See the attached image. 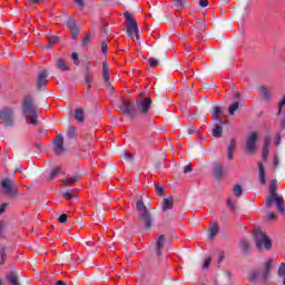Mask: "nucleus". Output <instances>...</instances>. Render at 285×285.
I'll list each match as a JSON object with an SVG mask.
<instances>
[{"mask_svg":"<svg viewBox=\"0 0 285 285\" xmlns=\"http://www.w3.org/2000/svg\"><path fill=\"white\" fill-rule=\"evenodd\" d=\"M273 204H276L278 213L285 214L284 197L277 195V180H272L269 185V196L265 199V206L271 208Z\"/></svg>","mask_w":285,"mask_h":285,"instance_id":"nucleus-1","label":"nucleus"},{"mask_svg":"<svg viewBox=\"0 0 285 285\" xmlns=\"http://www.w3.org/2000/svg\"><path fill=\"white\" fill-rule=\"evenodd\" d=\"M22 112L28 121L32 126H37V117H39L37 112V106H35V100H32L31 96H26L22 102Z\"/></svg>","mask_w":285,"mask_h":285,"instance_id":"nucleus-2","label":"nucleus"},{"mask_svg":"<svg viewBox=\"0 0 285 285\" xmlns=\"http://www.w3.org/2000/svg\"><path fill=\"white\" fill-rule=\"evenodd\" d=\"M254 237L256 242V248L258 250H262L263 248H266V250H271L273 248V242H271V238L262 229H256L254 232Z\"/></svg>","mask_w":285,"mask_h":285,"instance_id":"nucleus-3","label":"nucleus"},{"mask_svg":"<svg viewBox=\"0 0 285 285\" xmlns=\"http://www.w3.org/2000/svg\"><path fill=\"white\" fill-rule=\"evenodd\" d=\"M0 120L4 128H12L14 126V108L4 106L0 109Z\"/></svg>","mask_w":285,"mask_h":285,"instance_id":"nucleus-4","label":"nucleus"},{"mask_svg":"<svg viewBox=\"0 0 285 285\" xmlns=\"http://www.w3.org/2000/svg\"><path fill=\"white\" fill-rule=\"evenodd\" d=\"M125 19L127 21V33L131 39H139V27L137 26V20L128 11L125 12Z\"/></svg>","mask_w":285,"mask_h":285,"instance_id":"nucleus-5","label":"nucleus"},{"mask_svg":"<svg viewBox=\"0 0 285 285\" xmlns=\"http://www.w3.org/2000/svg\"><path fill=\"white\" fill-rule=\"evenodd\" d=\"M136 208L140 212L139 222H144L145 228H150L153 226V218L150 217V212L146 208L144 200H138Z\"/></svg>","mask_w":285,"mask_h":285,"instance_id":"nucleus-6","label":"nucleus"},{"mask_svg":"<svg viewBox=\"0 0 285 285\" xmlns=\"http://www.w3.org/2000/svg\"><path fill=\"white\" fill-rule=\"evenodd\" d=\"M119 109L121 110L122 115L130 117V119H135L137 117V109L135 108V102L122 100Z\"/></svg>","mask_w":285,"mask_h":285,"instance_id":"nucleus-7","label":"nucleus"},{"mask_svg":"<svg viewBox=\"0 0 285 285\" xmlns=\"http://www.w3.org/2000/svg\"><path fill=\"white\" fill-rule=\"evenodd\" d=\"M136 106L141 115H146L150 110V106H153V99L149 97L144 98V96H139L136 99Z\"/></svg>","mask_w":285,"mask_h":285,"instance_id":"nucleus-8","label":"nucleus"},{"mask_svg":"<svg viewBox=\"0 0 285 285\" xmlns=\"http://www.w3.org/2000/svg\"><path fill=\"white\" fill-rule=\"evenodd\" d=\"M1 188L4 190L6 195H17L18 187L8 178L2 179Z\"/></svg>","mask_w":285,"mask_h":285,"instance_id":"nucleus-9","label":"nucleus"},{"mask_svg":"<svg viewBox=\"0 0 285 285\" xmlns=\"http://www.w3.org/2000/svg\"><path fill=\"white\" fill-rule=\"evenodd\" d=\"M257 132H252L246 140V148H247V153H255L257 146Z\"/></svg>","mask_w":285,"mask_h":285,"instance_id":"nucleus-10","label":"nucleus"},{"mask_svg":"<svg viewBox=\"0 0 285 285\" xmlns=\"http://www.w3.org/2000/svg\"><path fill=\"white\" fill-rule=\"evenodd\" d=\"M48 86V71L46 69L41 70L37 79V89L46 88Z\"/></svg>","mask_w":285,"mask_h":285,"instance_id":"nucleus-11","label":"nucleus"},{"mask_svg":"<svg viewBox=\"0 0 285 285\" xmlns=\"http://www.w3.org/2000/svg\"><path fill=\"white\" fill-rule=\"evenodd\" d=\"M53 153H56V155L63 153V136L57 135L53 139Z\"/></svg>","mask_w":285,"mask_h":285,"instance_id":"nucleus-12","label":"nucleus"},{"mask_svg":"<svg viewBox=\"0 0 285 285\" xmlns=\"http://www.w3.org/2000/svg\"><path fill=\"white\" fill-rule=\"evenodd\" d=\"M166 244V236L160 235L156 242L157 256L161 257V250H164V246Z\"/></svg>","mask_w":285,"mask_h":285,"instance_id":"nucleus-13","label":"nucleus"},{"mask_svg":"<svg viewBox=\"0 0 285 285\" xmlns=\"http://www.w3.org/2000/svg\"><path fill=\"white\" fill-rule=\"evenodd\" d=\"M235 148H237V140L232 139L227 148V159L233 160V157L235 155Z\"/></svg>","mask_w":285,"mask_h":285,"instance_id":"nucleus-14","label":"nucleus"},{"mask_svg":"<svg viewBox=\"0 0 285 285\" xmlns=\"http://www.w3.org/2000/svg\"><path fill=\"white\" fill-rule=\"evenodd\" d=\"M258 177L261 184H263L264 186L266 184V169L264 168V164L262 163H258Z\"/></svg>","mask_w":285,"mask_h":285,"instance_id":"nucleus-15","label":"nucleus"},{"mask_svg":"<svg viewBox=\"0 0 285 285\" xmlns=\"http://www.w3.org/2000/svg\"><path fill=\"white\" fill-rule=\"evenodd\" d=\"M102 79L106 83H110V68L106 62H102Z\"/></svg>","mask_w":285,"mask_h":285,"instance_id":"nucleus-16","label":"nucleus"},{"mask_svg":"<svg viewBox=\"0 0 285 285\" xmlns=\"http://www.w3.org/2000/svg\"><path fill=\"white\" fill-rule=\"evenodd\" d=\"M259 94L262 95L265 101H271V98L273 97V92L264 86L259 88Z\"/></svg>","mask_w":285,"mask_h":285,"instance_id":"nucleus-17","label":"nucleus"},{"mask_svg":"<svg viewBox=\"0 0 285 285\" xmlns=\"http://www.w3.org/2000/svg\"><path fill=\"white\" fill-rule=\"evenodd\" d=\"M271 268H273V261L267 259L265 262V267H264V269L262 272L263 279H266L268 277V275L271 274Z\"/></svg>","mask_w":285,"mask_h":285,"instance_id":"nucleus-18","label":"nucleus"},{"mask_svg":"<svg viewBox=\"0 0 285 285\" xmlns=\"http://www.w3.org/2000/svg\"><path fill=\"white\" fill-rule=\"evenodd\" d=\"M80 179H81V176L75 175L71 177H67L62 184L63 186H72V184H77V181H79Z\"/></svg>","mask_w":285,"mask_h":285,"instance_id":"nucleus-19","label":"nucleus"},{"mask_svg":"<svg viewBox=\"0 0 285 285\" xmlns=\"http://www.w3.org/2000/svg\"><path fill=\"white\" fill-rule=\"evenodd\" d=\"M57 68H58L59 70H61L62 72H66V71L70 70V68H69L68 65L66 63V60H63V59H61V58H59V59L57 60Z\"/></svg>","mask_w":285,"mask_h":285,"instance_id":"nucleus-20","label":"nucleus"},{"mask_svg":"<svg viewBox=\"0 0 285 285\" xmlns=\"http://www.w3.org/2000/svg\"><path fill=\"white\" fill-rule=\"evenodd\" d=\"M75 119L76 121H79V124H83L85 121L83 109L81 108L76 109Z\"/></svg>","mask_w":285,"mask_h":285,"instance_id":"nucleus-21","label":"nucleus"},{"mask_svg":"<svg viewBox=\"0 0 285 285\" xmlns=\"http://www.w3.org/2000/svg\"><path fill=\"white\" fill-rule=\"evenodd\" d=\"M214 176L216 179H222V177L224 176V167H222V165H217L214 168Z\"/></svg>","mask_w":285,"mask_h":285,"instance_id":"nucleus-22","label":"nucleus"},{"mask_svg":"<svg viewBox=\"0 0 285 285\" xmlns=\"http://www.w3.org/2000/svg\"><path fill=\"white\" fill-rule=\"evenodd\" d=\"M7 279L12 285H19V278L17 277V274H14L13 272L7 275Z\"/></svg>","mask_w":285,"mask_h":285,"instance_id":"nucleus-23","label":"nucleus"},{"mask_svg":"<svg viewBox=\"0 0 285 285\" xmlns=\"http://www.w3.org/2000/svg\"><path fill=\"white\" fill-rule=\"evenodd\" d=\"M217 233H219V225H217V223H214L209 227V237H210V239H213V237H215V235H217Z\"/></svg>","mask_w":285,"mask_h":285,"instance_id":"nucleus-24","label":"nucleus"},{"mask_svg":"<svg viewBox=\"0 0 285 285\" xmlns=\"http://www.w3.org/2000/svg\"><path fill=\"white\" fill-rule=\"evenodd\" d=\"M92 75L87 73L85 77V86L87 88V92H90V88H92Z\"/></svg>","mask_w":285,"mask_h":285,"instance_id":"nucleus-25","label":"nucleus"},{"mask_svg":"<svg viewBox=\"0 0 285 285\" xmlns=\"http://www.w3.org/2000/svg\"><path fill=\"white\" fill-rule=\"evenodd\" d=\"M222 132H224V127H222V125H215V127L213 128V137H222Z\"/></svg>","mask_w":285,"mask_h":285,"instance_id":"nucleus-26","label":"nucleus"},{"mask_svg":"<svg viewBox=\"0 0 285 285\" xmlns=\"http://www.w3.org/2000/svg\"><path fill=\"white\" fill-rule=\"evenodd\" d=\"M173 208V199L165 198L163 202V210H170Z\"/></svg>","mask_w":285,"mask_h":285,"instance_id":"nucleus-27","label":"nucleus"},{"mask_svg":"<svg viewBox=\"0 0 285 285\" xmlns=\"http://www.w3.org/2000/svg\"><path fill=\"white\" fill-rule=\"evenodd\" d=\"M240 248L244 253H248L250 250V244L246 239H240Z\"/></svg>","mask_w":285,"mask_h":285,"instance_id":"nucleus-28","label":"nucleus"},{"mask_svg":"<svg viewBox=\"0 0 285 285\" xmlns=\"http://www.w3.org/2000/svg\"><path fill=\"white\" fill-rule=\"evenodd\" d=\"M67 137H69V139L77 137V128H75L72 126L69 127L68 131H67Z\"/></svg>","mask_w":285,"mask_h":285,"instance_id":"nucleus-29","label":"nucleus"},{"mask_svg":"<svg viewBox=\"0 0 285 285\" xmlns=\"http://www.w3.org/2000/svg\"><path fill=\"white\" fill-rule=\"evenodd\" d=\"M0 264L3 265L6 264V259H8V254H6V247H1L0 249Z\"/></svg>","mask_w":285,"mask_h":285,"instance_id":"nucleus-30","label":"nucleus"},{"mask_svg":"<svg viewBox=\"0 0 285 285\" xmlns=\"http://www.w3.org/2000/svg\"><path fill=\"white\" fill-rule=\"evenodd\" d=\"M222 115V108L220 107H215L214 112L212 114L213 119H219V116Z\"/></svg>","mask_w":285,"mask_h":285,"instance_id":"nucleus-31","label":"nucleus"},{"mask_svg":"<svg viewBox=\"0 0 285 285\" xmlns=\"http://www.w3.org/2000/svg\"><path fill=\"white\" fill-rule=\"evenodd\" d=\"M81 31L79 30V27H76L70 30L71 39H77Z\"/></svg>","mask_w":285,"mask_h":285,"instance_id":"nucleus-32","label":"nucleus"},{"mask_svg":"<svg viewBox=\"0 0 285 285\" xmlns=\"http://www.w3.org/2000/svg\"><path fill=\"white\" fill-rule=\"evenodd\" d=\"M243 193H244V190L242 189V186H239V185L234 186V195L236 197H242Z\"/></svg>","mask_w":285,"mask_h":285,"instance_id":"nucleus-33","label":"nucleus"},{"mask_svg":"<svg viewBox=\"0 0 285 285\" xmlns=\"http://www.w3.org/2000/svg\"><path fill=\"white\" fill-rule=\"evenodd\" d=\"M59 173H61V167H56L51 170L50 173V179H55V177H57V175H59Z\"/></svg>","mask_w":285,"mask_h":285,"instance_id":"nucleus-34","label":"nucleus"},{"mask_svg":"<svg viewBox=\"0 0 285 285\" xmlns=\"http://www.w3.org/2000/svg\"><path fill=\"white\" fill-rule=\"evenodd\" d=\"M271 147H263V161H268Z\"/></svg>","mask_w":285,"mask_h":285,"instance_id":"nucleus-35","label":"nucleus"},{"mask_svg":"<svg viewBox=\"0 0 285 285\" xmlns=\"http://www.w3.org/2000/svg\"><path fill=\"white\" fill-rule=\"evenodd\" d=\"M239 108V102H234L229 106V115H235V110H237Z\"/></svg>","mask_w":285,"mask_h":285,"instance_id":"nucleus-36","label":"nucleus"},{"mask_svg":"<svg viewBox=\"0 0 285 285\" xmlns=\"http://www.w3.org/2000/svg\"><path fill=\"white\" fill-rule=\"evenodd\" d=\"M67 28L69 31L73 30L75 28H77V22L75 20H69L67 22Z\"/></svg>","mask_w":285,"mask_h":285,"instance_id":"nucleus-37","label":"nucleus"},{"mask_svg":"<svg viewBox=\"0 0 285 285\" xmlns=\"http://www.w3.org/2000/svg\"><path fill=\"white\" fill-rule=\"evenodd\" d=\"M263 147H264V148H271V136L267 135V136L264 138Z\"/></svg>","mask_w":285,"mask_h":285,"instance_id":"nucleus-38","label":"nucleus"},{"mask_svg":"<svg viewBox=\"0 0 285 285\" xmlns=\"http://www.w3.org/2000/svg\"><path fill=\"white\" fill-rule=\"evenodd\" d=\"M149 66H150V68H157V66H159V60H157L155 58H150Z\"/></svg>","mask_w":285,"mask_h":285,"instance_id":"nucleus-39","label":"nucleus"},{"mask_svg":"<svg viewBox=\"0 0 285 285\" xmlns=\"http://www.w3.org/2000/svg\"><path fill=\"white\" fill-rule=\"evenodd\" d=\"M278 276L284 277L285 276V263H282L278 268Z\"/></svg>","mask_w":285,"mask_h":285,"instance_id":"nucleus-40","label":"nucleus"},{"mask_svg":"<svg viewBox=\"0 0 285 285\" xmlns=\"http://www.w3.org/2000/svg\"><path fill=\"white\" fill-rule=\"evenodd\" d=\"M39 3H43V0H26L27 6H35Z\"/></svg>","mask_w":285,"mask_h":285,"instance_id":"nucleus-41","label":"nucleus"},{"mask_svg":"<svg viewBox=\"0 0 285 285\" xmlns=\"http://www.w3.org/2000/svg\"><path fill=\"white\" fill-rule=\"evenodd\" d=\"M210 262H213V257H210V256L206 257L203 268H208L210 266Z\"/></svg>","mask_w":285,"mask_h":285,"instance_id":"nucleus-42","label":"nucleus"},{"mask_svg":"<svg viewBox=\"0 0 285 285\" xmlns=\"http://www.w3.org/2000/svg\"><path fill=\"white\" fill-rule=\"evenodd\" d=\"M257 277H259V273L257 272H252L249 274V282H255L257 279Z\"/></svg>","mask_w":285,"mask_h":285,"instance_id":"nucleus-43","label":"nucleus"},{"mask_svg":"<svg viewBox=\"0 0 285 285\" xmlns=\"http://www.w3.org/2000/svg\"><path fill=\"white\" fill-rule=\"evenodd\" d=\"M71 58L73 59L75 66H79V55L77 52H72Z\"/></svg>","mask_w":285,"mask_h":285,"instance_id":"nucleus-44","label":"nucleus"},{"mask_svg":"<svg viewBox=\"0 0 285 285\" xmlns=\"http://www.w3.org/2000/svg\"><path fill=\"white\" fill-rule=\"evenodd\" d=\"M58 220L60 222V224H66L68 222V215L66 214L60 215Z\"/></svg>","mask_w":285,"mask_h":285,"instance_id":"nucleus-45","label":"nucleus"},{"mask_svg":"<svg viewBox=\"0 0 285 285\" xmlns=\"http://www.w3.org/2000/svg\"><path fill=\"white\" fill-rule=\"evenodd\" d=\"M266 218L268 222H273L274 219H277V215H275V213H267Z\"/></svg>","mask_w":285,"mask_h":285,"instance_id":"nucleus-46","label":"nucleus"},{"mask_svg":"<svg viewBox=\"0 0 285 285\" xmlns=\"http://www.w3.org/2000/svg\"><path fill=\"white\" fill-rule=\"evenodd\" d=\"M89 42H90V33H86L85 37L82 38V46H86Z\"/></svg>","mask_w":285,"mask_h":285,"instance_id":"nucleus-47","label":"nucleus"},{"mask_svg":"<svg viewBox=\"0 0 285 285\" xmlns=\"http://www.w3.org/2000/svg\"><path fill=\"white\" fill-rule=\"evenodd\" d=\"M284 106H285V96L278 104V115L282 112V108H284Z\"/></svg>","mask_w":285,"mask_h":285,"instance_id":"nucleus-48","label":"nucleus"},{"mask_svg":"<svg viewBox=\"0 0 285 285\" xmlns=\"http://www.w3.org/2000/svg\"><path fill=\"white\" fill-rule=\"evenodd\" d=\"M62 197H65V199H72L75 198V195H72L70 191H66L62 194Z\"/></svg>","mask_w":285,"mask_h":285,"instance_id":"nucleus-49","label":"nucleus"},{"mask_svg":"<svg viewBox=\"0 0 285 285\" xmlns=\"http://www.w3.org/2000/svg\"><path fill=\"white\" fill-rule=\"evenodd\" d=\"M227 206L230 208V210H235V204H233V199L227 198Z\"/></svg>","mask_w":285,"mask_h":285,"instance_id":"nucleus-50","label":"nucleus"},{"mask_svg":"<svg viewBox=\"0 0 285 285\" xmlns=\"http://www.w3.org/2000/svg\"><path fill=\"white\" fill-rule=\"evenodd\" d=\"M101 50H102V53L108 55V43L102 42Z\"/></svg>","mask_w":285,"mask_h":285,"instance_id":"nucleus-51","label":"nucleus"},{"mask_svg":"<svg viewBox=\"0 0 285 285\" xmlns=\"http://www.w3.org/2000/svg\"><path fill=\"white\" fill-rule=\"evenodd\" d=\"M6 208H8V203H3V204L0 206V215H3V213H6Z\"/></svg>","mask_w":285,"mask_h":285,"instance_id":"nucleus-52","label":"nucleus"},{"mask_svg":"<svg viewBox=\"0 0 285 285\" xmlns=\"http://www.w3.org/2000/svg\"><path fill=\"white\" fill-rule=\"evenodd\" d=\"M73 2L77 3L79 8H83V6H86V2L83 0H73Z\"/></svg>","mask_w":285,"mask_h":285,"instance_id":"nucleus-53","label":"nucleus"},{"mask_svg":"<svg viewBox=\"0 0 285 285\" xmlns=\"http://www.w3.org/2000/svg\"><path fill=\"white\" fill-rule=\"evenodd\" d=\"M156 193L157 195H164V187H160V186H156Z\"/></svg>","mask_w":285,"mask_h":285,"instance_id":"nucleus-54","label":"nucleus"},{"mask_svg":"<svg viewBox=\"0 0 285 285\" xmlns=\"http://www.w3.org/2000/svg\"><path fill=\"white\" fill-rule=\"evenodd\" d=\"M207 6H208V0H200L199 1V7L200 8H207Z\"/></svg>","mask_w":285,"mask_h":285,"instance_id":"nucleus-55","label":"nucleus"},{"mask_svg":"<svg viewBox=\"0 0 285 285\" xmlns=\"http://www.w3.org/2000/svg\"><path fill=\"white\" fill-rule=\"evenodd\" d=\"M3 228H6V223L3 220H0V237L3 235Z\"/></svg>","mask_w":285,"mask_h":285,"instance_id":"nucleus-56","label":"nucleus"},{"mask_svg":"<svg viewBox=\"0 0 285 285\" xmlns=\"http://www.w3.org/2000/svg\"><path fill=\"white\" fill-rule=\"evenodd\" d=\"M184 173H193V166L191 165H187L184 167Z\"/></svg>","mask_w":285,"mask_h":285,"instance_id":"nucleus-57","label":"nucleus"},{"mask_svg":"<svg viewBox=\"0 0 285 285\" xmlns=\"http://www.w3.org/2000/svg\"><path fill=\"white\" fill-rule=\"evenodd\" d=\"M226 256L224 255V252H220L219 255H218V264H222V262H224V258Z\"/></svg>","mask_w":285,"mask_h":285,"instance_id":"nucleus-58","label":"nucleus"},{"mask_svg":"<svg viewBox=\"0 0 285 285\" xmlns=\"http://www.w3.org/2000/svg\"><path fill=\"white\" fill-rule=\"evenodd\" d=\"M279 141H282V136H281L279 134H277V135L275 136V145H276V146H279Z\"/></svg>","mask_w":285,"mask_h":285,"instance_id":"nucleus-59","label":"nucleus"},{"mask_svg":"<svg viewBox=\"0 0 285 285\" xmlns=\"http://www.w3.org/2000/svg\"><path fill=\"white\" fill-rule=\"evenodd\" d=\"M125 159L132 161V154H130V153L125 154Z\"/></svg>","mask_w":285,"mask_h":285,"instance_id":"nucleus-60","label":"nucleus"},{"mask_svg":"<svg viewBox=\"0 0 285 285\" xmlns=\"http://www.w3.org/2000/svg\"><path fill=\"white\" fill-rule=\"evenodd\" d=\"M56 285H67V284H66V282H63V281H57V282H56Z\"/></svg>","mask_w":285,"mask_h":285,"instance_id":"nucleus-61","label":"nucleus"},{"mask_svg":"<svg viewBox=\"0 0 285 285\" xmlns=\"http://www.w3.org/2000/svg\"><path fill=\"white\" fill-rule=\"evenodd\" d=\"M281 128H285V116L284 119L281 121Z\"/></svg>","mask_w":285,"mask_h":285,"instance_id":"nucleus-62","label":"nucleus"},{"mask_svg":"<svg viewBox=\"0 0 285 285\" xmlns=\"http://www.w3.org/2000/svg\"><path fill=\"white\" fill-rule=\"evenodd\" d=\"M279 164V160L277 158L274 159V165L277 166Z\"/></svg>","mask_w":285,"mask_h":285,"instance_id":"nucleus-63","label":"nucleus"},{"mask_svg":"<svg viewBox=\"0 0 285 285\" xmlns=\"http://www.w3.org/2000/svg\"><path fill=\"white\" fill-rule=\"evenodd\" d=\"M177 1V3H184V0H176Z\"/></svg>","mask_w":285,"mask_h":285,"instance_id":"nucleus-64","label":"nucleus"}]
</instances>
